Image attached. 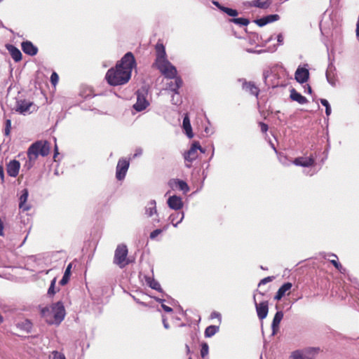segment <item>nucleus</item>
<instances>
[{
    "mask_svg": "<svg viewBox=\"0 0 359 359\" xmlns=\"http://www.w3.org/2000/svg\"><path fill=\"white\" fill-rule=\"evenodd\" d=\"M135 67V60L132 53L128 52L116 64L115 67L109 69L105 76L110 86H116L126 84L131 77L133 69Z\"/></svg>",
    "mask_w": 359,
    "mask_h": 359,
    "instance_id": "1",
    "label": "nucleus"
},
{
    "mask_svg": "<svg viewBox=\"0 0 359 359\" xmlns=\"http://www.w3.org/2000/svg\"><path fill=\"white\" fill-rule=\"evenodd\" d=\"M156 58L155 65L160 72L167 79L177 77V71L167 59L165 47L163 44L157 43L156 46Z\"/></svg>",
    "mask_w": 359,
    "mask_h": 359,
    "instance_id": "2",
    "label": "nucleus"
},
{
    "mask_svg": "<svg viewBox=\"0 0 359 359\" xmlns=\"http://www.w3.org/2000/svg\"><path fill=\"white\" fill-rule=\"evenodd\" d=\"M41 314L47 323L57 325L64 320L65 310L63 304L57 302L50 307L42 308Z\"/></svg>",
    "mask_w": 359,
    "mask_h": 359,
    "instance_id": "3",
    "label": "nucleus"
},
{
    "mask_svg": "<svg viewBox=\"0 0 359 359\" xmlns=\"http://www.w3.org/2000/svg\"><path fill=\"white\" fill-rule=\"evenodd\" d=\"M50 152V145L47 141H36L27 150V157L31 160H36L39 155L46 156Z\"/></svg>",
    "mask_w": 359,
    "mask_h": 359,
    "instance_id": "4",
    "label": "nucleus"
},
{
    "mask_svg": "<svg viewBox=\"0 0 359 359\" xmlns=\"http://www.w3.org/2000/svg\"><path fill=\"white\" fill-rule=\"evenodd\" d=\"M128 248L125 244H119L114 252V264L123 269L130 264V260L127 258Z\"/></svg>",
    "mask_w": 359,
    "mask_h": 359,
    "instance_id": "5",
    "label": "nucleus"
},
{
    "mask_svg": "<svg viewBox=\"0 0 359 359\" xmlns=\"http://www.w3.org/2000/svg\"><path fill=\"white\" fill-rule=\"evenodd\" d=\"M144 215L148 218L153 217L152 222L154 224L160 222L155 200H150L147 202L144 207Z\"/></svg>",
    "mask_w": 359,
    "mask_h": 359,
    "instance_id": "6",
    "label": "nucleus"
},
{
    "mask_svg": "<svg viewBox=\"0 0 359 359\" xmlns=\"http://www.w3.org/2000/svg\"><path fill=\"white\" fill-rule=\"evenodd\" d=\"M129 165V161L126 158H122L118 160L116 168V178L118 180L121 181L125 178Z\"/></svg>",
    "mask_w": 359,
    "mask_h": 359,
    "instance_id": "7",
    "label": "nucleus"
},
{
    "mask_svg": "<svg viewBox=\"0 0 359 359\" xmlns=\"http://www.w3.org/2000/svg\"><path fill=\"white\" fill-rule=\"evenodd\" d=\"M32 107L33 103L32 102L25 100H20L17 101L15 111L20 114L26 115L32 111L31 110Z\"/></svg>",
    "mask_w": 359,
    "mask_h": 359,
    "instance_id": "8",
    "label": "nucleus"
},
{
    "mask_svg": "<svg viewBox=\"0 0 359 359\" xmlns=\"http://www.w3.org/2000/svg\"><path fill=\"white\" fill-rule=\"evenodd\" d=\"M148 105H149V102L146 99L144 93L141 92L140 90H138L137 92V102L133 105V108L137 111H141L145 109Z\"/></svg>",
    "mask_w": 359,
    "mask_h": 359,
    "instance_id": "9",
    "label": "nucleus"
},
{
    "mask_svg": "<svg viewBox=\"0 0 359 359\" xmlns=\"http://www.w3.org/2000/svg\"><path fill=\"white\" fill-rule=\"evenodd\" d=\"M239 81H242V88L245 92L249 93L250 95H254L255 97H258L259 93V88L255 85V83L252 81H247L245 79H239Z\"/></svg>",
    "mask_w": 359,
    "mask_h": 359,
    "instance_id": "10",
    "label": "nucleus"
},
{
    "mask_svg": "<svg viewBox=\"0 0 359 359\" xmlns=\"http://www.w3.org/2000/svg\"><path fill=\"white\" fill-rule=\"evenodd\" d=\"M200 148V144L198 142H194L189 150L187 152V154L184 155V159L186 161L189 162L190 163H186L187 167L190 168L191 163L193 161H194L197 156V151L198 149Z\"/></svg>",
    "mask_w": 359,
    "mask_h": 359,
    "instance_id": "11",
    "label": "nucleus"
},
{
    "mask_svg": "<svg viewBox=\"0 0 359 359\" xmlns=\"http://www.w3.org/2000/svg\"><path fill=\"white\" fill-rule=\"evenodd\" d=\"M254 302L258 318L260 320L264 319L267 316L269 311L268 302L264 301L258 304L256 302L255 296H254Z\"/></svg>",
    "mask_w": 359,
    "mask_h": 359,
    "instance_id": "12",
    "label": "nucleus"
},
{
    "mask_svg": "<svg viewBox=\"0 0 359 359\" xmlns=\"http://www.w3.org/2000/svg\"><path fill=\"white\" fill-rule=\"evenodd\" d=\"M294 77L298 83H304L309 79V71L307 68L298 67L295 72Z\"/></svg>",
    "mask_w": 359,
    "mask_h": 359,
    "instance_id": "13",
    "label": "nucleus"
},
{
    "mask_svg": "<svg viewBox=\"0 0 359 359\" xmlns=\"http://www.w3.org/2000/svg\"><path fill=\"white\" fill-rule=\"evenodd\" d=\"M168 205L170 208L175 210H180L183 207V202L180 196H170L167 201Z\"/></svg>",
    "mask_w": 359,
    "mask_h": 359,
    "instance_id": "14",
    "label": "nucleus"
},
{
    "mask_svg": "<svg viewBox=\"0 0 359 359\" xmlns=\"http://www.w3.org/2000/svg\"><path fill=\"white\" fill-rule=\"evenodd\" d=\"M315 159L312 156L309 157H298L296 158L293 163L295 165L302 166V167H310L314 165Z\"/></svg>",
    "mask_w": 359,
    "mask_h": 359,
    "instance_id": "15",
    "label": "nucleus"
},
{
    "mask_svg": "<svg viewBox=\"0 0 359 359\" xmlns=\"http://www.w3.org/2000/svg\"><path fill=\"white\" fill-rule=\"evenodd\" d=\"M29 192L27 189H24L21 191V194L19 198V208L23 212L27 211L30 209V205L27 204Z\"/></svg>",
    "mask_w": 359,
    "mask_h": 359,
    "instance_id": "16",
    "label": "nucleus"
},
{
    "mask_svg": "<svg viewBox=\"0 0 359 359\" xmlns=\"http://www.w3.org/2000/svg\"><path fill=\"white\" fill-rule=\"evenodd\" d=\"M22 50L25 54L34 56L37 54L38 48L31 41H26L21 44Z\"/></svg>",
    "mask_w": 359,
    "mask_h": 359,
    "instance_id": "17",
    "label": "nucleus"
},
{
    "mask_svg": "<svg viewBox=\"0 0 359 359\" xmlns=\"http://www.w3.org/2000/svg\"><path fill=\"white\" fill-rule=\"evenodd\" d=\"M20 164L19 161L13 160L7 165V172L11 177H16L18 175Z\"/></svg>",
    "mask_w": 359,
    "mask_h": 359,
    "instance_id": "18",
    "label": "nucleus"
},
{
    "mask_svg": "<svg viewBox=\"0 0 359 359\" xmlns=\"http://www.w3.org/2000/svg\"><path fill=\"white\" fill-rule=\"evenodd\" d=\"M175 81H170L167 83V89L173 92L177 96L179 95L178 90L182 85V80L180 77H175Z\"/></svg>",
    "mask_w": 359,
    "mask_h": 359,
    "instance_id": "19",
    "label": "nucleus"
},
{
    "mask_svg": "<svg viewBox=\"0 0 359 359\" xmlns=\"http://www.w3.org/2000/svg\"><path fill=\"white\" fill-rule=\"evenodd\" d=\"M283 318V313L281 311H277L273 317L271 327H272V334L274 335L277 330H278L279 325L280 321Z\"/></svg>",
    "mask_w": 359,
    "mask_h": 359,
    "instance_id": "20",
    "label": "nucleus"
},
{
    "mask_svg": "<svg viewBox=\"0 0 359 359\" xmlns=\"http://www.w3.org/2000/svg\"><path fill=\"white\" fill-rule=\"evenodd\" d=\"M6 48L15 62H19L22 60V53L15 46L9 44L6 46Z\"/></svg>",
    "mask_w": 359,
    "mask_h": 359,
    "instance_id": "21",
    "label": "nucleus"
},
{
    "mask_svg": "<svg viewBox=\"0 0 359 359\" xmlns=\"http://www.w3.org/2000/svg\"><path fill=\"white\" fill-rule=\"evenodd\" d=\"M184 217V214L183 212H178L175 213H172L169 217V220L173 226L176 227L177 225L182 222Z\"/></svg>",
    "mask_w": 359,
    "mask_h": 359,
    "instance_id": "22",
    "label": "nucleus"
},
{
    "mask_svg": "<svg viewBox=\"0 0 359 359\" xmlns=\"http://www.w3.org/2000/svg\"><path fill=\"white\" fill-rule=\"evenodd\" d=\"M271 1L269 0H254L251 2H248L250 6H254L259 8H267L271 5Z\"/></svg>",
    "mask_w": 359,
    "mask_h": 359,
    "instance_id": "23",
    "label": "nucleus"
},
{
    "mask_svg": "<svg viewBox=\"0 0 359 359\" xmlns=\"http://www.w3.org/2000/svg\"><path fill=\"white\" fill-rule=\"evenodd\" d=\"M290 98L293 101H296L301 104H304L307 102V99L299 93L297 92L294 88L290 90Z\"/></svg>",
    "mask_w": 359,
    "mask_h": 359,
    "instance_id": "24",
    "label": "nucleus"
},
{
    "mask_svg": "<svg viewBox=\"0 0 359 359\" xmlns=\"http://www.w3.org/2000/svg\"><path fill=\"white\" fill-rule=\"evenodd\" d=\"M183 128L188 137H193L194 135L192 133V128L190 123L189 118L187 114L185 115V116L183 118Z\"/></svg>",
    "mask_w": 359,
    "mask_h": 359,
    "instance_id": "25",
    "label": "nucleus"
},
{
    "mask_svg": "<svg viewBox=\"0 0 359 359\" xmlns=\"http://www.w3.org/2000/svg\"><path fill=\"white\" fill-rule=\"evenodd\" d=\"M16 326L20 330L29 332L32 329V323L29 320L25 319L17 323Z\"/></svg>",
    "mask_w": 359,
    "mask_h": 359,
    "instance_id": "26",
    "label": "nucleus"
},
{
    "mask_svg": "<svg viewBox=\"0 0 359 359\" xmlns=\"http://www.w3.org/2000/svg\"><path fill=\"white\" fill-rule=\"evenodd\" d=\"M72 268V264L70 263L67 265V266L65 269V271L64 273V275L60 281V284L61 285H65L69 282L70 276H71Z\"/></svg>",
    "mask_w": 359,
    "mask_h": 359,
    "instance_id": "27",
    "label": "nucleus"
},
{
    "mask_svg": "<svg viewBox=\"0 0 359 359\" xmlns=\"http://www.w3.org/2000/svg\"><path fill=\"white\" fill-rule=\"evenodd\" d=\"M329 257H333L334 259H329L330 262L334 266V267L341 273H344L346 269L341 266V264L337 262V256L334 254H329Z\"/></svg>",
    "mask_w": 359,
    "mask_h": 359,
    "instance_id": "28",
    "label": "nucleus"
},
{
    "mask_svg": "<svg viewBox=\"0 0 359 359\" xmlns=\"http://www.w3.org/2000/svg\"><path fill=\"white\" fill-rule=\"evenodd\" d=\"M229 22H233L239 25L240 27L247 26L250 23V20L247 18H238L229 19Z\"/></svg>",
    "mask_w": 359,
    "mask_h": 359,
    "instance_id": "29",
    "label": "nucleus"
},
{
    "mask_svg": "<svg viewBox=\"0 0 359 359\" xmlns=\"http://www.w3.org/2000/svg\"><path fill=\"white\" fill-rule=\"evenodd\" d=\"M219 331V327L216 325H210L206 327L205 330V337H211L214 336Z\"/></svg>",
    "mask_w": 359,
    "mask_h": 359,
    "instance_id": "30",
    "label": "nucleus"
},
{
    "mask_svg": "<svg viewBox=\"0 0 359 359\" xmlns=\"http://www.w3.org/2000/svg\"><path fill=\"white\" fill-rule=\"evenodd\" d=\"M174 183L175 186L181 191H182L184 193H187L189 191V187L188 184L182 180H175L174 181Z\"/></svg>",
    "mask_w": 359,
    "mask_h": 359,
    "instance_id": "31",
    "label": "nucleus"
},
{
    "mask_svg": "<svg viewBox=\"0 0 359 359\" xmlns=\"http://www.w3.org/2000/svg\"><path fill=\"white\" fill-rule=\"evenodd\" d=\"M147 283L151 288L159 292H162L161 285L158 281L155 280L154 279L148 278Z\"/></svg>",
    "mask_w": 359,
    "mask_h": 359,
    "instance_id": "32",
    "label": "nucleus"
},
{
    "mask_svg": "<svg viewBox=\"0 0 359 359\" xmlns=\"http://www.w3.org/2000/svg\"><path fill=\"white\" fill-rule=\"evenodd\" d=\"M220 11L224 12L225 13H226L228 15H229L231 17H236L238 14V13L236 10L229 8L227 7H222V8H220Z\"/></svg>",
    "mask_w": 359,
    "mask_h": 359,
    "instance_id": "33",
    "label": "nucleus"
},
{
    "mask_svg": "<svg viewBox=\"0 0 359 359\" xmlns=\"http://www.w3.org/2000/svg\"><path fill=\"white\" fill-rule=\"evenodd\" d=\"M209 346L207 343H203L201 348V355L203 358L208 355Z\"/></svg>",
    "mask_w": 359,
    "mask_h": 359,
    "instance_id": "34",
    "label": "nucleus"
},
{
    "mask_svg": "<svg viewBox=\"0 0 359 359\" xmlns=\"http://www.w3.org/2000/svg\"><path fill=\"white\" fill-rule=\"evenodd\" d=\"M320 103L325 107V114L327 116H330L331 114V107L328 101L325 99H320Z\"/></svg>",
    "mask_w": 359,
    "mask_h": 359,
    "instance_id": "35",
    "label": "nucleus"
},
{
    "mask_svg": "<svg viewBox=\"0 0 359 359\" xmlns=\"http://www.w3.org/2000/svg\"><path fill=\"white\" fill-rule=\"evenodd\" d=\"M326 79L327 82L332 85V86H334L336 84V80L334 78V74H330L329 72H326Z\"/></svg>",
    "mask_w": 359,
    "mask_h": 359,
    "instance_id": "36",
    "label": "nucleus"
},
{
    "mask_svg": "<svg viewBox=\"0 0 359 359\" xmlns=\"http://www.w3.org/2000/svg\"><path fill=\"white\" fill-rule=\"evenodd\" d=\"M267 24L276 22L279 20L280 17L277 14H272L265 16Z\"/></svg>",
    "mask_w": 359,
    "mask_h": 359,
    "instance_id": "37",
    "label": "nucleus"
},
{
    "mask_svg": "<svg viewBox=\"0 0 359 359\" xmlns=\"http://www.w3.org/2000/svg\"><path fill=\"white\" fill-rule=\"evenodd\" d=\"M292 285L291 283H285L279 288V290L285 294V293L292 288Z\"/></svg>",
    "mask_w": 359,
    "mask_h": 359,
    "instance_id": "38",
    "label": "nucleus"
},
{
    "mask_svg": "<svg viewBox=\"0 0 359 359\" xmlns=\"http://www.w3.org/2000/svg\"><path fill=\"white\" fill-rule=\"evenodd\" d=\"M11 121L10 119H6L5 122V130H4V134L5 135L8 136L11 133Z\"/></svg>",
    "mask_w": 359,
    "mask_h": 359,
    "instance_id": "39",
    "label": "nucleus"
},
{
    "mask_svg": "<svg viewBox=\"0 0 359 359\" xmlns=\"http://www.w3.org/2000/svg\"><path fill=\"white\" fill-rule=\"evenodd\" d=\"M55 283H56V278H55L51 280L50 285L48 290V294L49 295H53L55 293Z\"/></svg>",
    "mask_w": 359,
    "mask_h": 359,
    "instance_id": "40",
    "label": "nucleus"
},
{
    "mask_svg": "<svg viewBox=\"0 0 359 359\" xmlns=\"http://www.w3.org/2000/svg\"><path fill=\"white\" fill-rule=\"evenodd\" d=\"M59 80V76L56 72H53L50 76V82L53 86H55Z\"/></svg>",
    "mask_w": 359,
    "mask_h": 359,
    "instance_id": "41",
    "label": "nucleus"
},
{
    "mask_svg": "<svg viewBox=\"0 0 359 359\" xmlns=\"http://www.w3.org/2000/svg\"><path fill=\"white\" fill-rule=\"evenodd\" d=\"M292 359H304L303 353L300 351H294L292 354Z\"/></svg>",
    "mask_w": 359,
    "mask_h": 359,
    "instance_id": "42",
    "label": "nucleus"
},
{
    "mask_svg": "<svg viewBox=\"0 0 359 359\" xmlns=\"http://www.w3.org/2000/svg\"><path fill=\"white\" fill-rule=\"evenodd\" d=\"M53 359H66L65 356L63 353H60L58 351H53Z\"/></svg>",
    "mask_w": 359,
    "mask_h": 359,
    "instance_id": "43",
    "label": "nucleus"
},
{
    "mask_svg": "<svg viewBox=\"0 0 359 359\" xmlns=\"http://www.w3.org/2000/svg\"><path fill=\"white\" fill-rule=\"evenodd\" d=\"M162 232H163L162 229H157L153 231L152 232H151V233L149 235V238L153 240V239L156 238Z\"/></svg>",
    "mask_w": 359,
    "mask_h": 359,
    "instance_id": "44",
    "label": "nucleus"
},
{
    "mask_svg": "<svg viewBox=\"0 0 359 359\" xmlns=\"http://www.w3.org/2000/svg\"><path fill=\"white\" fill-rule=\"evenodd\" d=\"M255 22L259 27H263L267 25V21L265 17L255 20Z\"/></svg>",
    "mask_w": 359,
    "mask_h": 359,
    "instance_id": "45",
    "label": "nucleus"
},
{
    "mask_svg": "<svg viewBox=\"0 0 359 359\" xmlns=\"http://www.w3.org/2000/svg\"><path fill=\"white\" fill-rule=\"evenodd\" d=\"M280 162L284 165H289L290 161H288L287 158L284 155H280L279 157Z\"/></svg>",
    "mask_w": 359,
    "mask_h": 359,
    "instance_id": "46",
    "label": "nucleus"
},
{
    "mask_svg": "<svg viewBox=\"0 0 359 359\" xmlns=\"http://www.w3.org/2000/svg\"><path fill=\"white\" fill-rule=\"evenodd\" d=\"M36 160H31L28 158V161H26L25 164L24 165V167L26 168L27 170H29L31 168L33 167Z\"/></svg>",
    "mask_w": 359,
    "mask_h": 359,
    "instance_id": "47",
    "label": "nucleus"
},
{
    "mask_svg": "<svg viewBox=\"0 0 359 359\" xmlns=\"http://www.w3.org/2000/svg\"><path fill=\"white\" fill-rule=\"evenodd\" d=\"M273 278V277H272V276H268V277L263 278L262 280H260V282L259 283V286H260L262 285L266 284L267 283L272 281Z\"/></svg>",
    "mask_w": 359,
    "mask_h": 359,
    "instance_id": "48",
    "label": "nucleus"
},
{
    "mask_svg": "<svg viewBox=\"0 0 359 359\" xmlns=\"http://www.w3.org/2000/svg\"><path fill=\"white\" fill-rule=\"evenodd\" d=\"M259 126H260V129H261V131L262 133H266L268 129H269V127H268V125L264 123H262V122H260L259 123Z\"/></svg>",
    "mask_w": 359,
    "mask_h": 359,
    "instance_id": "49",
    "label": "nucleus"
},
{
    "mask_svg": "<svg viewBox=\"0 0 359 359\" xmlns=\"http://www.w3.org/2000/svg\"><path fill=\"white\" fill-rule=\"evenodd\" d=\"M143 153V150L142 148H137L135 151V153L133 154V158H137L140 156Z\"/></svg>",
    "mask_w": 359,
    "mask_h": 359,
    "instance_id": "50",
    "label": "nucleus"
},
{
    "mask_svg": "<svg viewBox=\"0 0 359 359\" xmlns=\"http://www.w3.org/2000/svg\"><path fill=\"white\" fill-rule=\"evenodd\" d=\"M283 39H284V37H283V35L282 34H278V36H277V41H278V46H281V45L283 44Z\"/></svg>",
    "mask_w": 359,
    "mask_h": 359,
    "instance_id": "51",
    "label": "nucleus"
},
{
    "mask_svg": "<svg viewBox=\"0 0 359 359\" xmlns=\"http://www.w3.org/2000/svg\"><path fill=\"white\" fill-rule=\"evenodd\" d=\"M285 294L280 291V290H278V292H276V295H275V297L274 299H276V300H280L282 299V297L284 296Z\"/></svg>",
    "mask_w": 359,
    "mask_h": 359,
    "instance_id": "52",
    "label": "nucleus"
},
{
    "mask_svg": "<svg viewBox=\"0 0 359 359\" xmlns=\"http://www.w3.org/2000/svg\"><path fill=\"white\" fill-rule=\"evenodd\" d=\"M335 71V67L333 65L332 63H330L329 65H328V67L327 69V71L326 72H329L330 74H334V72Z\"/></svg>",
    "mask_w": 359,
    "mask_h": 359,
    "instance_id": "53",
    "label": "nucleus"
},
{
    "mask_svg": "<svg viewBox=\"0 0 359 359\" xmlns=\"http://www.w3.org/2000/svg\"><path fill=\"white\" fill-rule=\"evenodd\" d=\"M211 318H218L219 320V321H221V319H222V316H221V314L218 312H212L211 313Z\"/></svg>",
    "mask_w": 359,
    "mask_h": 359,
    "instance_id": "54",
    "label": "nucleus"
},
{
    "mask_svg": "<svg viewBox=\"0 0 359 359\" xmlns=\"http://www.w3.org/2000/svg\"><path fill=\"white\" fill-rule=\"evenodd\" d=\"M161 306L163 308V309L165 311V312H168V313H170L172 311V309L170 306H168L166 305H165L164 304H161Z\"/></svg>",
    "mask_w": 359,
    "mask_h": 359,
    "instance_id": "55",
    "label": "nucleus"
},
{
    "mask_svg": "<svg viewBox=\"0 0 359 359\" xmlns=\"http://www.w3.org/2000/svg\"><path fill=\"white\" fill-rule=\"evenodd\" d=\"M0 178L2 182L4 181V170L3 165H0Z\"/></svg>",
    "mask_w": 359,
    "mask_h": 359,
    "instance_id": "56",
    "label": "nucleus"
},
{
    "mask_svg": "<svg viewBox=\"0 0 359 359\" xmlns=\"http://www.w3.org/2000/svg\"><path fill=\"white\" fill-rule=\"evenodd\" d=\"M163 327L165 328V329H168L169 328V324L168 323L166 319L164 318V316H163Z\"/></svg>",
    "mask_w": 359,
    "mask_h": 359,
    "instance_id": "57",
    "label": "nucleus"
},
{
    "mask_svg": "<svg viewBox=\"0 0 359 359\" xmlns=\"http://www.w3.org/2000/svg\"><path fill=\"white\" fill-rule=\"evenodd\" d=\"M175 95H176L175 93H174V95H172L171 101H172V104H177L178 102H180V100L177 99V100H175Z\"/></svg>",
    "mask_w": 359,
    "mask_h": 359,
    "instance_id": "58",
    "label": "nucleus"
},
{
    "mask_svg": "<svg viewBox=\"0 0 359 359\" xmlns=\"http://www.w3.org/2000/svg\"><path fill=\"white\" fill-rule=\"evenodd\" d=\"M355 32H356V36L358 38H359V20L358 22H357V25H356V30H355Z\"/></svg>",
    "mask_w": 359,
    "mask_h": 359,
    "instance_id": "59",
    "label": "nucleus"
},
{
    "mask_svg": "<svg viewBox=\"0 0 359 359\" xmlns=\"http://www.w3.org/2000/svg\"><path fill=\"white\" fill-rule=\"evenodd\" d=\"M59 154V153H58L57 147V145L55 144V154H54V156H53V158H54V159H55V158H56V157H57V154Z\"/></svg>",
    "mask_w": 359,
    "mask_h": 359,
    "instance_id": "60",
    "label": "nucleus"
},
{
    "mask_svg": "<svg viewBox=\"0 0 359 359\" xmlns=\"http://www.w3.org/2000/svg\"><path fill=\"white\" fill-rule=\"evenodd\" d=\"M213 4L215 5L219 10L220 8L224 7L223 6L220 5L219 2L217 1H212Z\"/></svg>",
    "mask_w": 359,
    "mask_h": 359,
    "instance_id": "61",
    "label": "nucleus"
},
{
    "mask_svg": "<svg viewBox=\"0 0 359 359\" xmlns=\"http://www.w3.org/2000/svg\"><path fill=\"white\" fill-rule=\"evenodd\" d=\"M306 88H307V90H308V93H311L312 90H311V86H310L309 85H308V84H307V85H306Z\"/></svg>",
    "mask_w": 359,
    "mask_h": 359,
    "instance_id": "62",
    "label": "nucleus"
},
{
    "mask_svg": "<svg viewBox=\"0 0 359 359\" xmlns=\"http://www.w3.org/2000/svg\"><path fill=\"white\" fill-rule=\"evenodd\" d=\"M263 76H264V82L266 83L267 76H268L267 73L264 72Z\"/></svg>",
    "mask_w": 359,
    "mask_h": 359,
    "instance_id": "63",
    "label": "nucleus"
},
{
    "mask_svg": "<svg viewBox=\"0 0 359 359\" xmlns=\"http://www.w3.org/2000/svg\"><path fill=\"white\" fill-rule=\"evenodd\" d=\"M205 132L207 134H212V132H210V130H209V128H206L205 129Z\"/></svg>",
    "mask_w": 359,
    "mask_h": 359,
    "instance_id": "64",
    "label": "nucleus"
}]
</instances>
